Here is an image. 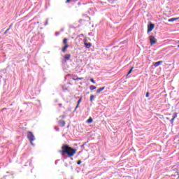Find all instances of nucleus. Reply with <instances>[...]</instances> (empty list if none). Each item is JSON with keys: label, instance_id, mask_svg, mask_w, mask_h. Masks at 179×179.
Returning <instances> with one entry per match:
<instances>
[{"label": "nucleus", "instance_id": "obj_1", "mask_svg": "<svg viewBox=\"0 0 179 179\" xmlns=\"http://www.w3.org/2000/svg\"><path fill=\"white\" fill-rule=\"evenodd\" d=\"M62 155H67L68 157H73L76 155L77 150L69 147V145H63L62 146V151H59Z\"/></svg>", "mask_w": 179, "mask_h": 179}, {"label": "nucleus", "instance_id": "obj_2", "mask_svg": "<svg viewBox=\"0 0 179 179\" xmlns=\"http://www.w3.org/2000/svg\"><path fill=\"white\" fill-rule=\"evenodd\" d=\"M27 139H29L31 145L32 146H34V144L33 143V142H34V141H36V137H34V134H33V132H31V131L27 132Z\"/></svg>", "mask_w": 179, "mask_h": 179}, {"label": "nucleus", "instance_id": "obj_3", "mask_svg": "<svg viewBox=\"0 0 179 179\" xmlns=\"http://www.w3.org/2000/svg\"><path fill=\"white\" fill-rule=\"evenodd\" d=\"M149 38L151 45H153L154 44H156L157 43V39H156L154 36H150Z\"/></svg>", "mask_w": 179, "mask_h": 179}, {"label": "nucleus", "instance_id": "obj_4", "mask_svg": "<svg viewBox=\"0 0 179 179\" xmlns=\"http://www.w3.org/2000/svg\"><path fill=\"white\" fill-rule=\"evenodd\" d=\"M155 29V25L153 24H150L148 25V33H150V31H152V30H153Z\"/></svg>", "mask_w": 179, "mask_h": 179}, {"label": "nucleus", "instance_id": "obj_5", "mask_svg": "<svg viewBox=\"0 0 179 179\" xmlns=\"http://www.w3.org/2000/svg\"><path fill=\"white\" fill-rule=\"evenodd\" d=\"M64 59L65 62L69 61V59H71V54H66V55H64Z\"/></svg>", "mask_w": 179, "mask_h": 179}, {"label": "nucleus", "instance_id": "obj_6", "mask_svg": "<svg viewBox=\"0 0 179 179\" xmlns=\"http://www.w3.org/2000/svg\"><path fill=\"white\" fill-rule=\"evenodd\" d=\"M176 118H177V113L175 112L173 113V116L172 119L170 120L171 121V124H173L174 120H176Z\"/></svg>", "mask_w": 179, "mask_h": 179}, {"label": "nucleus", "instance_id": "obj_7", "mask_svg": "<svg viewBox=\"0 0 179 179\" xmlns=\"http://www.w3.org/2000/svg\"><path fill=\"white\" fill-rule=\"evenodd\" d=\"M69 48V45H65L62 49V52L64 53L66 52V49Z\"/></svg>", "mask_w": 179, "mask_h": 179}, {"label": "nucleus", "instance_id": "obj_8", "mask_svg": "<svg viewBox=\"0 0 179 179\" xmlns=\"http://www.w3.org/2000/svg\"><path fill=\"white\" fill-rule=\"evenodd\" d=\"M65 124H66L65 120H59V125L60 127H65Z\"/></svg>", "mask_w": 179, "mask_h": 179}, {"label": "nucleus", "instance_id": "obj_9", "mask_svg": "<svg viewBox=\"0 0 179 179\" xmlns=\"http://www.w3.org/2000/svg\"><path fill=\"white\" fill-rule=\"evenodd\" d=\"M80 103H82V97H80L78 101L77 106H76L75 110H76L77 108H79V105L80 104Z\"/></svg>", "mask_w": 179, "mask_h": 179}, {"label": "nucleus", "instance_id": "obj_10", "mask_svg": "<svg viewBox=\"0 0 179 179\" xmlns=\"http://www.w3.org/2000/svg\"><path fill=\"white\" fill-rule=\"evenodd\" d=\"M104 89H106V87H100L99 89H98L96 90V94H99L101 92H103V90H104Z\"/></svg>", "mask_w": 179, "mask_h": 179}, {"label": "nucleus", "instance_id": "obj_11", "mask_svg": "<svg viewBox=\"0 0 179 179\" xmlns=\"http://www.w3.org/2000/svg\"><path fill=\"white\" fill-rule=\"evenodd\" d=\"M161 64H163V61H159L154 64V66L157 67L159 65H161Z\"/></svg>", "mask_w": 179, "mask_h": 179}, {"label": "nucleus", "instance_id": "obj_12", "mask_svg": "<svg viewBox=\"0 0 179 179\" xmlns=\"http://www.w3.org/2000/svg\"><path fill=\"white\" fill-rule=\"evenodd\" d=\"M85 46L86 47V48H90V47H92V43H85Z\"/></svg>", "mask_w": 179, "mask_h": 179}, {"label": "nucleus", "instance_id": "obj_13", "mask_svg": "<svg viewBox=\"0 0 179 179\" xmlns=\"http://www.w3.org/2000/svg\"><path fill=\"white\" fill-rule=\"evenodd\" d=\"M87 124H92L93 122V118L92 117H90L89 119L87 120Z\"/></svg>", "mask_w": 179, "mask_h": 179}, {"label": "nucleus", "instance_id": "obj_14", "mask_svg": "<svg viewBox=\"0 0 179 179\" xmlns=\"http://www.w3.org/2000/svg\"><path fill=\"white\" fill-rule=\"evenodd\" d=\"M178 20V18L173 17V18L169 19L168 22H176V20Z\"/></svg>", "mask_w": 179, "mask_h": 179}, {"label": "nucleus", "instance_id": "obj_15", "mask_svg": "<svg viewBox=\"0 0 179 179\" xmlns=\"http://www.w3.org/2000/svg\"><path fill=\"white\" fill-rule=\"evenodd\" d=\"M83 80V77H80V78H73V80Z\"/></svg>", "mask_w": 179, "mask_h": 179}, {"label": "nucleus", "instance_id": "obj_16", "mask_svg": "<svg viewBox=\"0 0 179 179\" xmlns=\"http://www.w3.org/2000/svg\"><path fill=\"white\" fill-rule=\"evenodd\" d=\"M63 44L65 45H68V39L66 38L63 40Z\"/></svg>", "mask_w": 179, "mask_h": 179}, {"label": "nucleus", "instance_id": "obj_17", "mask_svg": "<svg viewBox=\"0 0 179 179\" xmlns=\"http://www.w3.org/2000/svg\"><path fill=\"white\" fill-rule=\"evenodd\" d=\"M96 87L94 85L90 86V90H96Z\"/></svg>", "mask_w": 179, "mask_h": 179}, {"label": "nucleus", "instance_id": "obj_18", "mask_svg": "<svg viewBox=\"0 0 179 179\" xmlns=\"http://www.w3.org/2000/svg\"><path fill=\"white\" fill-rule=\"evenodd\" d=\"M133 69H134V67H131V69L129 71L127 75H131V73H132Z\"/></svg>", "mask_w": 179, "mask_h": 179}, {"label": "nucleus", "instance_id": "obj_19", "mask_svg": "<svg viewBox=\"0 0 179 179\" xmlns=\"http://www.w3.org/2000/svg\"><path fill=\"white\" fill-rule=\"evenodd\" d=\"M94 95H91L90 96V101H92L93 100H94Z\"/></svg>", "mask_w": 179, "mask_h": 179}, {"label": "nucleus", "instance_id": "obj_20", "mask_svg": "<svg viewBox=\"0 0 179 179\" xmlns=\"http://www.w3.org/2000/svg\"><path fill=\"white\" fill-rule=\"evenodd\" d=\"M90 82H92V83H94V84L96 83V81H95L94 79H93V78H91V79H90Z\"/></svg>", "mask_w": 179, "mask_h": 179}, {"label": "nucleus", "instance_id": "obj_21", "mask_svg": "<svg viewBox=\"0 0 179 179\" xmlns=\"http://www.w3.org/2000/svg\"><path fill=\"white\" fill-rule=\"evenodd\" d=\"M82 164V161L80 160L78 161L77 164Z\"/></svg>", "mask_w": 179, "mask_h": 179}, {"label": "nucleus", "instance_id": "obj_22", "mask_svg": "<svg viewBox=\"0 0 179 179\" xmlns=\"http://www.w3.org/2000/svg\"><path fill=\"white\" fill-rule=\"evenodd\" d=\"M145 97H149V92H147V93H146Z\"/></svg>", "mask_w": 179, "mask_h": 179}, {"label": "nucleus", "instance_id": "obj_23", "mask_svg": "<svg viewBox=\"0 0 179 179\" xmlns=\"http://www.w3.org/2000/svg\"><path fill=\"white\" fill-rule=\"evenodd\" d=\"M176 174L178 176V179L179 178V171H176Z\"/></svg>", "mask_w": 179, "mask_h": 179}, {"label": "nucleus", "instance_id": "obj_24", "mask_svg": "<svg viewBox=\"0 0 179 179\" xmlns=\"http://www.w3.org/2000/svg\"><path fill=\"white\" fill-rule=\"evenodd\" d=\"M83 20H80V22H82Z\"/></svg>", "mask_w": 179, "mask_h": 179}, {"label": "nucleus", "instance_id": "obj_25", "mask_svg": "<svg viewBox=\"0 0 179 179\" xmlns=\"http://www.w3.org/2000/svg\"><path fill=\"white\" fill-rule=\"evenodd\" d=\"M66 2L68 3V2H69V1H67Z\"/></svg>", "mask_w": 179, "mask_h": 179}, {"label": "nucleus", "instance_id": "obj_26", "mask_svg": "<svg viewBox=\"0 0 179 179\" xmlns=\"http://www.w3.org/2000/svg\"><path fill=\"white\" fill-rule=\"evenodd\" d=\"M178 48H179V45H178Z\"/></svg>", "mask_w": 179, "mask_h": 179}, {"label": "nucleus", "instance_id": "obj_27", "mask_svg": "<svg viewBox=\"0 0 179 179\" xmlns=\"http://www.w3.org/2000/svg\"><path fill=\"white\" fill-rule=\"evenodd\" d=\"M66 1H71V0H66Z\"/></svg>", "mask_w": 179, "mask_h": 179}]
</instances>
